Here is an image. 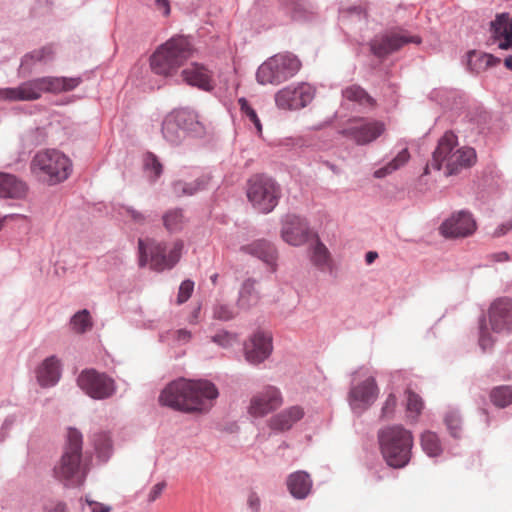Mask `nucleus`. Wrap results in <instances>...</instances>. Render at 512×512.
Returning <instances> with one entry per match:
<instances>
[{
	"mask_svg": "<svg viewBox=\"0 0 512 512\" xmlns=\"http://www.w3.org/2000/svg\"><path fill=\"white\" fill-rule=\"evenodd\" d=\"M218 395V389L210 381L181 378L172 381L162 390L159 402L182 412L205 413L213 407Z\"/></svg>",
	"mask_w": 512,
	"mask_h": 512,
	"instance_id": "f257e3e1",
	"label": "nucleus"
},
{
	"mask_svg": "<svg viewBox=\"0 0 512 512\" xmlns=\"http://www.w3.org/2000/svg\"><path fill=\"white\" fill-rule=\"evenodd\" d=\"M457 136L446 132L438 141L430 164L424 168V175L430 172V166L435 170L445 168V175L458 174L461 170L470 168L476 163V152L470 147H457Z\"/></svg>",
	"mask_w": 512,
	"mask_h": 512,
	"instance_id": "f03ea898",
	"label": "nucleus"
},
{
	"mask_svg": "<svg viewBox=\"0 0 512 512\" xmlns=\"http://www.w3.org/2000/svg\"><path fill=\"white\" fill-rule=\"evenodd\" d=\"M82 82L79 77L44 76L21 83L17 87L0 89V100L34 101L43 93H62L74 90Z\"/></svg>",
	"mask_w": 512,
	"mask_h": 512,
	"instance_id": "7ed1b4c3",
	"label": "nucleus"
},
{
	"mask_svg": "<svg viewBox=\"0 0 512 512\" xmlns=\"http://www.w3.org/2000/svg\"><path fill=\"white\" fill-rule=\"evenodd\" d=\"M53 473L67 487H77L84 483L87 467L82 463V434L77 429H68L63 454Z\"/></svg>",
	"mask_w": 512,
	"mask_h": 512,
	"instance_id": "20e7f679",
	"label": "nucleus"
},
{
	"mask_svg": "<svg viewBox=\"0 0 512 512\" xmlns=\"http://www.w3.org/2000/svg\"><path fill=\"white\" fill-rule=\"evenodd\" d=\"M193 52V46L187 37H172L161 44L150 56V68L159 76L172 77L193 55Z\"/></svg>",
	"mask_w": 512,
	"mask_h": 512,
	"instance_id": "39448f33",
	"label": "nucleus"
},
{
	"mask_svg": "<svg viewBox=\"0 0 512 512\" xmlns=\"http://www.w3.org/2000/svg\"><path fill=\"white\" fill-rule=\"evenodd\" d=\"M30 170L39 180L49 185L65 181L72 172L71 160L56 149L38 151L30 163Z\"/></svg>",
	"mask_w": 512,
	"mask_h": 512,
	"instance_id": "423d86ee",
	"label": "nucleus"
},
{
	"mask_svg": "<svg viewBox=\"0 0 512 512\" xmlns=\"http://www.w3.org/2000/svg\"><path fill=\"white\" fill-rule=\"evenodd\" d=\"M248 201L260 213H270L278 204L281 189L274 179L265 174H255L247 181Z\"/></svg>",
	"mask_w": 512,
	"mask_h": 512,
	"instance_id": "0eeeda50",
	"label": "nucleus"
},
{
	"mask_svg": "<svg viewBox=\"0 0 512 512\" xmlns=\"http://www.w3.org/2000/svg\"><path fill=\"white\" fill-rule=\"evenodd\" d=\"M138 246L140 253L139 265L143 267L147 264V253L149 252L150 266L153 270L158 272L174 267L180 260L184 247L183 242L177 240L172 244L167 254L165 244L154 240H148L147 243H145L142 239H139Z\"/></svg>",
	"mask_w": 512,
	"mask_h": 512,
	"instance_id": "6e6552de",
	"label": "nucleus"
},
{
	"mask_svg": "<svg viewBox=\"0 0 512 512\" xmlns=\"http://www.w3.org/2000/svg\"><path fill=\"white\" fill-rule=\"evenodd\" d=\"M300 68L301 62L295 55L277 54L259 66L256 78L262 85H278L296 75Z\"/></svg>",
	"mask_w": 512,
	"mask_h": 512,
	"instance_id": "1a4fd4ad",
	"label": "nucleus"
},
{
	"mask_svg": "<svg viewBox=\"0 0 512 512\" xmlns=\"http://www.w3.org/2000/svg\"><path fill=\"white\" fill-rule=\"evenodd\" d=\"M412 432L401 425L386 429V464L393 468L405 467L412 454Z\"/></svg>",
	"mask_w": 512,
	"mask_h": 512,
	"instance_id": "9d476101",
	"label": "nucleus"
},
{
	"mask_svg": "<svg viewBox=\"0 0 512 512\" xmlns=\"http://www.w3.org/2000/svg\"><path fill=\"white\" fill-rule=\"evenodd\" d=\"M379 388L374 377L357 372L348 393V404L356 414H362L378 398Z\"/></svg>",
	"mask_w": 512,
	"mask_h": 512,
	"instance_id": "9b49d317",
	"label": "nucleus"
},
{
	"mask_svg": "<svg viewBox=\"0 0 512 512\" xmlns=\"http://www.w3.org/2000/svg\"><path fill=\"white\" fill-rule=\"evenodd\" d=\"M79 387L93 399H106L116 390L114 380L104 373L89 369L80 373L77 379Z\"/></svg>",
	"mask_w": 512,
	"mask_h": 512,
	"instance_id": "f8f14e48",
	"label": "nucleus"
},
{
	"mask_svg": "<svg viewBox=\"0 0 512 512\" xmlns=\"http://www.w3.org/2000/svg\"><path fill=\"white\" fill-rule=\"evenodd\" d=\"M477 221L467 210L453 212L439 227L440 234L447 239H462L472 236L477 230Z\"/></svg>",
	"mask_w": 512,
	"mask_h": 512,
	"instance_id": "ddd939ff",
	"label": "nucleus"
},
{
	"mask_svg": "<svg viewBox=\"0 0 512 512\" xmlns=\"http://www.w3.org/2000/svg\"><path fill=\"white\" fill-rule=\"evenodd\" d=\"M315 96V89L308 83L289 85L279 90L275 95L278 108L283 110H298L306 107Z\"/></svg>",
	"mask_w": 512,
	"mask_h": 512,
	"instance_id": "4468645a",
	"label": "nucleus"
},
{
	"mask_svg": "<svg viewBox=\"0 0 512 512\" xmlns=\"http://www.w3.org/2000/svg\"><path fill=\"white\" fill-rule=\"evenodd\" d=\"M282 404L283 397L280 390L275 386H265L251 397L248 413L252 417H264L277 410Z\"/></svg>",
	"mask_w": 512,
	"mask_h": 512,
	"instance_id": "2eb2a0df",
	"label": "nucleus"
},
{
	"mask_svg": "<svg viewBox=\"0 0 512 512\" xmlns=\"http://www.w3.org/2000/svg\"><path fill=\"white\" fill-rule=\"evenodd\" d=\"M315 233L307 221L296 215H287L282 223L281 238L291 246H301L310 241Z\"/></svg>",
	"mask_w": 512,
	"mask_h": 512,
	"instance_id": "dca6fc26",
	"label": "nucleus"
},
{
	"mask_svg": "<svg viewBox=\"0 0 512 512\" xmlns=\"http://www.w3.org/2000/svg\"><path fill=\"white\" fill-rule=\"evenodd\" d=\"M488 319L493 332H512V300L505 297L496 299L489 307Z\"/></svg>",
	"mask_w": 512,
	"mask_h": 512,
	"instance_id": "f3484780",
	"label": "nucleus"
},
{
	"mask_svg": "<svg viewBox=\"0 0 512 512\" xmlns=\"http://www.w3.org/2000/svg\"><path fill=\"white\" fill-rule=\"evenodd\" d=\"M272 335L269 332H255L244 345L246 360L254 365L262 363L272 353Z\"/></svg>",
	"mask_w": 512,
	"mask_h": 512,
	"instance_id": "a211bd4d",
	"label": "nucleus"
},
{
	"mask_svg": "<svg viewBox=\"0 0 512 512\" xmlns=\"http://www.w3.org/2000/svg\"><path fill=\"white\" fill-rule=\"evenodd\" d=\"M181 77L184 82L191 86H196L206 91L213 89L211 72L199 63H191L183 69Z\"/></svg>",
	"mask_w": 512,
	"mask_h": 512,
	"instance_id": "6ab92c4d",
	"label": "nucleus"
},
{
	"mask_svg": "<svg viewBox=\"0 0 512 512\" xmlns=\"http://www.w3.org/2000/svg\"><path fill=\"white\" fill-rule=\"evenodd\" d=\"M304 416V410L300 406H291L280 413L272 416L268 425L272 430L284 432L292 428V426L301 420Z\"/></svg>",
	"mask_w": 512,
	"mask_h": 512,
	"instance_id": "aec40b11",
	"label": "nucleus"
},
{
	"mask_svg": "<svg viewBox=\"0 0 512 512\" xmlns=\"http://www.w3.org/2000/svg\"><path fill=\"white\" fill-rule=\"evenodd\" d=\"M382 131V126L378 122L360 123L351 126L343 131V133L356 141L357 144H366L375 140Z\"/></svg>",
	"mask_w": 512,
	"mask_h": 512,
	"instance_id": "412c9836",
	"label": "nucleus"
},
{
	"mask_svg": "<svg viewBox=\"0 0 512 512\" xmlns=\"http://www.w3.org/2000/svg\"><path fill=\"white\" fill-rule=\"evenodd\" d=\"M493 36L499 41L498 47L508 50L512 47V18L507 14H501L491 22Z\"/></svg>",
	"mask_w": 512,
	"mask_h": 512,
	"instance_id": "4be33fe9",
	"label": "nucleus"
},
{
	"mask_svg": "<svg viewBox=\"0 0 512 512\" xmlns=\"http://www.w3.org/2000/svg\"><path fill=\"white\" fill-rule=\"evenodd\" d=\"M493 36L499 41L498 47L508 50L512 47V18L507 14H501L491 22Z\"/></svg>",
	"mask_w": 512,
	"mask_h": 512,
	"instance_id": "5701e85b",
	"label": "nucleus"
},
{
	"mask_svg": "<svg viewBox=\"0 0 512 512\" xmlns=\"http://www.w3.org/2000/svg\"><path fill=\"white\" fill-rule=\"evenodd\" d=\"M60 364L56 357L46 358L36 370V378L41 387L54 386L60 379Z\"/></svg>",
	"mask_w": 512,
	"mask_h": 512,
	"instance_id": "b1692460",
	"label": "nucleus"
},
{
	"mask_svg": "<svg viewBox=\"0 0 512 512\" xmlns=\"http://www.w3.org/2000/svg\"><path fill=\"white\" fill-rule=\"evenodd\" d=\"M27 192L28 187L25 182L12 174L0 173V197L22 199Z\"/></svg>",
	"mask_w": 512,
	"mask_h": 512,
	"instance_id": "393cba45",
	"label": "nucleus"
},
{
	"mask_svg": "<svg viewBox=\"0 0 512 512\" xmlns=\"http://www.w3.org/2000/svg\"><path fill=\"white\" fill-rule=\"evenodd\" d=\"M309 257L311 263L320 270H326L331 267L332 258L328 248L321 242L317 233L310 239Z\"/></svg>",
	"mask_w": 512,
	"mask_h": 512,
	"instance_id": "a878e982",
	"label": "nucleus"
},
{
	"mask_svg": "<svg viewBox=\"0 0 512 512\" xmlns=\"http://www.w3.org/2000/svg\"><path fill=\"white\" fill-rule=\"evenodd\" d=\"M287 487L291 495L297 499L306 498L312 488L310 475L304 471H296L289 475Z\"/></svg>",
	"mask_w": 512,
	"mask_h": 512,
	"instance_id": "bb28decb",
	"label": "nucleus"
},
{
	"mask_svg": "<svg viewBox=\"0 0 512 512\" xmlns=\"http://www.w3.org/2000/svg\"><path fill=\"white\" fill-rule=\"evenodd\" d=\"M421 38L417 35H409L404 29H393L386 33V55L399 50L407 43L420 44Z\"/></svg>",
	"mask_w": 512,
	"mask_h": 512,
	"instance_id": "cd10ccee",
	"label": "nucleus"
},
{
	"mask_svg": "<svg viewBox=\"0 0 512 512\" xmlns=\"http://www.w3.org/2000/svg\"><path fill=\"white\" fill-rule=\"evenodd\" d=\"M241 250L261 259L269 265H273L276 260V250L266 240H257L247 246H243Z\"/></svg>",
	"mask_w": 512,
	"mask_h": 512,
	"instance_id": "c85d7f7f",
	"label": "nucleus"
},
{
	"mask_svg": "<svg viewBox=\"0 0 512 512\" xmlns=\"http://www.w3.org/2000/svg\"><path fill=\"white\" fill-rule=\"evenodd\" d=\"M170 116L177 121L179 126L184 130V136L187 132L199 133L203 127L198 120V116L194 111L188 109H177L169 113Z\"/></svg>",
	"mask_w": 512,
	"mask_h": 512,
	"instance_id": "c756f323",
	"label": "nucleus"
},
{
	"mask_svg": "<svg viewBox=\"0 0 512 512\" xmlns=\"http://www.w3.org/2000/svg\"><path fill=\"white\" fill-rule=\"evenodd\" d=\"M55 49L52 44L45 45L27 53L21 61V67L31 71L36 63L47 64L54 59Z\"/></svg>",
	"mask_w": 512,
	"mask_h": 512,
	"instance_id": "7c9ffc66",
	"label": "nucleus"
},
{
	"mask_svg": "<svg viewBox=\"0 0 512 512\" xmlns=\"http://www.w3.org/2000/svg\"><path fill=\"white\" fill-rule=\"evenodd\" d=\"M342 95L345 99L358 103L363 107H374L375 100L360 86L353 84L346 87Z\"/></svg>",
	"mask_w": 512,
	"mask_h": 512,
	"instance_id": "2f4dec72",
	"label": "nucleus"
},
{
	"mask_svg": "<svg viewBox=\"0 0 512 512\" xmlns=\"http://www.w3.org/2000/svg\"><path fill=\"white\" fill-rule=\"evenodd\" d=\"M162 133L164 138L172 144H178L185 138L183 128L179 126L170 114L163 121Z\"/></svg>",
	"mask_w": 512,
	"mask_h": 512,
	"instance_id": "473e14b6",
	"label": "nucleus"
},
{
	"mask_svg": "<svg viewBox=\"0 0 512 512\" xmlns=\"http://www.w3.org/2000/svg\"><path fill=\"white\" fill-rule=\"evenodd\" d=\"M420 443L423 451L430 457H437L442 453L440 439L434 432H423L420 437Z\"/></svg>",
	"mask_w": 512,
	"mask_h": 512,
	"instance_id": "72a5a7b5",
	"label": "nucleus"
},
{
	"mask_svg": "<svg viewBox=\"0 0 512 512\" xmlns=\"http://www.w3.org/2000/svg\"><path fill=\"white\" fill-rule=\"evenodd\" d=\"M490 398L492 403L497 407L504 408L511 405L512 386L495 387L490 393Z\"/></svg>",
	"mask_w": 512,
	"mask_h": 512,
	"instance_id": "f704fd0d",
	"label": "nucleus"
},
{
	"mask_svg": "<svg viewBox=\"0 0 512 512\" xmlns=\"http://www.w3.org/2000/svg\"><path fill=\"white\" fill-rule=\"evenodd\" d=\"M184 224L185 218L179 209L169 210L163 215V225L170 232L180 231Z\"/></svg>",
	"mask_w": 512,
	"mask_h": 512,
	"instance_id": "c9c22d12",
	"label": "nucleus"
},
{
	"mask_svg": "<svg viewBox=\"0 0 512 512\" xmlns=\"http://www.w3.org/2000/svg\"><path fill=\"white\" fill-rule=\"evenodd\" d=\"M405 396L407 412L412 418H418L424 408V401L422 397L410 388L406 389Z\"/></svg>",
	"mask_w": 512,
	"mask_h": 512,
	"instance_id": "e433bc0d",
	"label": "nucleus"
},
{
	"mask_svg": "<svg viewBox=\"0 0 512 512\" xmlns=\"http://www.w3.org/2000/svg\"><path fill=\"white\" fill-rule=\"evenodd\" d=\"M70 323L72 329L77 333H84L92 328L91 316L86 309L76 313Z\"/></svg>",
	"mask_w": 512,
	"mask_h": 512,
	"instance_id": "4c0bfd02",
	"label": "nucleus"
},
{
	"mask_svg": "<svg viewBox=\"0 0 512 512\" xmlns=\"http://www.w3.org/2000/svg\"><path fill=\"white\" fill-rule=\"evenodd\" d=\"M410 157L411 155L408 148H402L388 163H386V175L404 167L410 160Z\"/></svg>",
	"mask_w": 512,
	"mask_h": 512,
	"instance_id": "58836bf2",
	"label": "nucleus"
},
{
	"mask_svg": "<svg viewBox=\"0 0 512 512\" xmlns=\"http://www.w3.org/2000/svg\"><path fill=\"white\" fill-rule=\"evenodd\" d=\"M238 104L241 112L249 118V120L254 124L257 132L260 134L262 132V125L255 110L249 105L245 98H240L238 100Z\"/></svg>",
	"mask_w": 512,
	"mask_h": 512,
	"instance_id": "ea45409f",
	"label": "nucleus"
},
{
	"mask_svg": "<svg viewBox=\"0 0 512 512\" xmlns=\"http://www.w3.org/2000/svg\"><path fill=\"white\" fill-rule=\"evenodd\" d=\"M144 168L152 173L155 178L159 177L162 173V164L153 153H147L144 156Z\"/></svg>",
	"mask_w": 512,
	"mask_h": 512,
	"instance_id": "a19ab883",
	"label": "nucleus"
},
{
	"mask_svg": "<svg viewBox=\"0 0 512 512\" xmlns=\"http://www.w3.org/2000/svg\"><path fill=\"white\" fill-rule=\"evenodd\" d=\"M445 423L453 437H458L461 430V420L457 413L449 412L445 416Z\"/></svg>",
	"mask_w": 512,
	"mask_h": 512,
	"instance_id": "79ce46f5",
	"label": "nucleus"
},
{
	"mask_svg": "<svg viewBox=\"0 0 512 512\" xmlns=\"http://www.w3.org/2000/svg\"><path fill=\"white\" fill-rule=\"evenodd\" d=\"M211 340L219 346L226 348L235 343L237 341V337L227 331H220L212 336Z\"/></svg>",
	"mask_w": 512,
	"mask_h": 512,
	"instance_id": "37998d69",
	"label": "nucleus"
},
{
	"mask_svg": "<svg viewBox=\"0 0 512 512\" xmlns=\"http://www.w3.org/2000/svg\"><path fill=\"white\" fill-rule=\"evenodd\" d=\"M194 289V283L191 280H185L181 283L177 296V303L183 304L190 297Z\"/></svg>",
	"mask_w": 512,
	"mask_h": 512,
	"instance_id": "c03bdc74",
	"label": "nucleus"
},
{
	"mask_svg": "<svg viewBox=\"0 0 512 512\" xmlns=\"http://www.w3.org/2000/svg\"><path fill=\"white\" fill-rule=\"evenodd\" d=\"M214 317L219 320H230L234 317L233 311L226 305H218L214 308Z\"/></svg>",
	"mask_w": 512,
	"mask_h": 512,
	"instance_id": "a18cd8bd",
	"label": "nucleus"
},
{
	"mask_svg": "<svg viewBox=\"0 0 512 512\" xmlns=\"http://www.w3.org/2000/svg\"><path fill=\"white\" fill-rule=\"evenodd\" d=\"M512 230V217L498 225L492 233V237L499 238Z\"/></svg>",
	"mask_w": 512,
	"mask_h": 512,
	"instance_id": "49530a36",
	"label": "nucleus"
},
{
	"mask_svg": "<svg viewBox=\"0 0 512 512\" xmlns=\"http://www.w3.org/2000/svg\"><path fill=\"white\" fill-rule=\"evenodd\" d=\"M186 186H187V183L182 182V181H177V182L173 183L172 188H173V193L175 194V196L180 197V196H184V195H187V196L193 195L194 190L193 189L186 190Z\"/></svg>",
	"mask_w": 512,
	"mask_h": 512,
	"instance_id": "de8ad7c7",
	"label": "nucleus"
},
{
	"mask_svg": "<svg viewBox=\"0 0 512 512\" xmlns=\"http://www.w3.org/2000/svg\"><path fill=\"white\" fill-rule=\"evenodd\" d=\"M165 487H166L165 482H160V483L155 484L151 488V490H150V492L148 494V501L149 502H154L155 500H157L161 496V494H162L163 490L165 489Z\"/></svg>",
	"mask_w": 512,
	"mask_h": 512,
	"instance_id": "09e8293b",
	"label": "nucleus"
},
{
	"mask_svg": "<svg viewBox=\"0 0 512 512\" xmlns=\"http://www.w3.org/2000/svg\"><path fill=\"white\" fill-rule=\"evenodd\" d=\"M479 343L484 350L490 347L493 343V340L491 339L489 333L487 332V328L484 326H481L480 328Z\"/></svg>",
	"mask_w": 512,
	"mask_h": 512,
	"instance_id": "8fccbe9b",
	"label": "nucleus"
},
{
	"mask_svg": "<svg viewBox=\"0 0 512 512\" xmlns=\"http://www.w3.org/2000/svg\"><path fill=\"white\" fill-rule=\"evenodd\" d=\"M364 12H365V8H363L361 6H348V7H341V9H340V14L343 17H348L353 13L360 15Z\"/></svg>",
	"mask_w": 512,
	"mask_h": 512,
	"instance_id": "3c124183",
	"label": "nucleus"
},
{
	"mask_svg": "<svg viewBox=\"0 0 512 512\" xmlns=\"http://www.w3.org/2000/svg\"><path fill=\"white\" fill-rule=\"evenodd\" d=\"M287 7L294 12H302L307 8V3L304 0H289Z\"/></svg>",
	"mask_w": 512,
	"mask_h": 512,
	"instance_id": "603ef678",
	"label": "nucleus"
},
{
	"mask_svg": "<svg viewBox=\"0 0 512 512\" xmlns=\"http://www.w3.org/2000/svg\"><path fill=\"white\" fill-rule=\"evenodd\" d=\"M87 504L90 506L91 512H110L111 507L102 503L86 499Z\"/></svg>",
	"mask_w": 512,
	"mask_h": 512,
	"instance_id": "864d4df0",
	"label": "nucleus"
},
{
	"mask_svg": "<svg viewBox=\"0 0 512 512\" xmlns=\"http://www.w3.org/2000/svg\"><path fill=\"white\" fill-rule=\"evenodd\" d=\"M175 340L179 343L185 344L191 339V332L186 329H179L174 333Z\"/></svg>",
	"mask_w": 512,
	"mask_h": 512,
	"instance_id": "5fc2aeb1",
	"label": "nucleus"
},
{
	"mask_svg": "<svg viewBox=\"0 0 512 512\" xmlns=\"http://www.w3.org/2000/svg\"><path fill=\"white\" fill-rule=\"evenodd\" d=\"M207 184V180L205 178L197 179L194 182L187 183L186 190H194V194L200 190H202Z\"/></svg>",
	"mask_w": 512,
	"mask_h": 512,
	"instance_id": "6e6d98bb",
	"label": "nucleus"
},
{
	"mask_svg": "<svg viewBox=\"0 0 512 512\" xmlns=\"http://www.w3.org/2000/svg\"><path fill=\"white\" fill-rule=\"evenodd\" d=\"M156 8L162 12L164 16H168L170 14V2L169 0H154Z\"/></svg>",
	"mask_w": 512,
	"mask_h": 512,
	"instance_id": "4d7b16f0",
	"label": "nucleus"
},
{
	"mask_svg": "<svg viewBox=\"0 0 512 512\" xmlns=\"http://www.w3.org/2000/svg\"><path fill=\"white\" fill-rule=\"evenodd\" d=\"M46 512H67V507L64 502H53L46 507Z\"/></svg>",
	"mask_w": 512,
	"mask_h": 512,
	"instance_id": "13d9d810",
	"label": "nucleus"
},
{
	"mask_svg": "<svg viewBox=\"0 0 512 512\" xmlns=\"http://www.w3.org/2000/svg\"><path fill=\"white\" fill-rule=\"evenodd\" d=\"M248 505L249 507L257 512L260 508V499L255 492H251L248 496Z\"/></svg>",
	"mask_w": 512,
	"mask_h": 512,
	"instance_id": "bf43d9fd",
	"label": "nucleus"
},
{
	"mask_svg": "<svg viewBox=\"0 0 512 512\" xmlns=\"http://www.w3.org/2000/svg\"><path fill=\"white\" fill-rule=\"evenodd\" d=\"M388 90L390 91L391 99H390V106L396 107L398 104V90L396 85H389Z\"/></svg>",
	"mask_w": 512,
	"mask_h": 512,
	"instance_id": "052dcab7",
	"label": "nucleus"
},
{
	"mask_svg": "<svg viewBox=\"0 0 512 512\" xmlns=\"http://www.w3.org/2000/svg\"><path fill=\"white\" fill-rule=\"evenodd\" d=\"M371 51L375 56H377L380 59V61L384 57V46L382 45V43H372Z\"/></svg>",
	"mask_w": 512,
	"mask_h": 512,
	"instance_id": "680f3d73",
	"label": "nucleus"
},
{
	"mask_svg": "<svg viewBox=\"0 0 512 512\" xmlns=\"http://www.w3.org/2000/svg\"><path fill=\"white\" fill-rule=\"evenodd\" d=\"M378 258V253L369 251L365 256V261L368 265L372 264Z\"/></svg>",
	"mask_w": 512,
	"mask_h": 512,
	"instance_id": "e2e57ef3",
	"label": "nucleus"
},
{
	"mask_svg": "<svg viewBox=\"0 0 512 512\" xmlns=\"http://www.w3.org/2000/svg\"><path fill=\"white\" fill-rule=\"evenodd\" d=\"M396 406V398L393 394H390L388 398H386V410L389 408H394Z\"/></svg>",
	"mask_w": 512,
	"mask_h": 512,
	"instance_id": "0e129e2a",
	"label": "nucleus"
},
{
	"mask_svg": "<svg viewBox=\"0 0 512 512\" xmlns=\"http://www.w3.org/2000/svg\"><path fill=\"white\" fill-rule=\"evenodd\" d=\"M378 441H379V449L383 453L384 452V431H378Z\"/></svg>",
	"mask_w": 512,
	"mask_h": 512,
	"instance_id": "69168bd1",
	"label": "nucleus"
},
{
	"mask_svg": "<svg viewBox=\"0 0 512 512\" xmlns=\"http://www.w3.org/2000/svg\"><path fill=\"white\" fill-rule=\"evenodd\" d=\"M128 212L131 214V217L137 221V222H141L143 221V216L142 214H140L139 212L135 211V210H128Z\"/></svg>",
	"mask_w": 512,
	"mask_h": 512,
	"instance_id": "338daca9",
	"label": "nucleus"
},
{
	"mask_svg": "<svg viewBox=\"0 0 512 512\" xmlns=\"http://www.w3.org/2000/svg\"><path fill=\"white\" fill-rule=\"evenodd\" d=\"M495 259L497 261H508L509 260V255L506 252H501V253H498V254L495 255Z\"/></svg>",
	"mask_w": 512,
	"mask_h": 512,
	"instance_id": "774afa93",
	"label": "nucleus"
}]
</instances>
